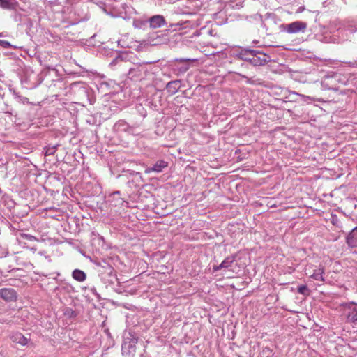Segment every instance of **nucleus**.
<instances>
[{"mask_svg":"<svg viewBox=\"0 0 357 357\" xmlns=\"http://www.w3.org/2000/svg\"><path fill=\"white\" fill-rule=\"evenodd\" d=\"M121 354L123 357H134L137 351L139 337L131 330H126L123 333Z\"/></svg>","mask_w":357,"mask_h":357,"instance_id":"1","label":"nucleus"},{"mask_svg":"<svg viewBox=\"0 0 357 357\" xmlns=\"http://www.w3.org/2000/svg\"><path fill=\"white\" fill-rule=\"evenodd\" d=\"M347 82V77L340 73H329L325 75L321 82L323 89L337 91L341 85Z\"/></svg>","mask_w":357,"mask_h":357,"instance_id":"2","label":"nucleus"},{"mask_svg":"<svg viewBox=\"0 0 357 357\" xmlns=\"http://www.w3.org/2000/svg\"><path fill=\"white\" fill-rule=\"evenodd\" d=\"M149 69L144 63H133L129 67L128 78L134 82H140L146 79Z\"/></svg>","mask_w":357,"mask_h":357,"instance_id":"3","label":"nucleus"},{"mask_svg":"<svg viewBox=\"0 0 357 357\" xmlns=\"http://www.w3.org/2000/svg\"><path fill=\"white\" fill-rule=\"evenodd\" d=\"M346 321L353 326H357V303L354 301L342 304Z\"/></svg>","mask_w":357,"mask_h":357,"instance_id":"4","label":"nucleus"},{"mask_svg":"<svg viewBox=\"0 0 357 357\" xmlns=\"http://www.w3.org/2000/svg\"><path fill=\"white\" fill-rule=\"evenodd\" d=\"M282 31L288 33H296L303 32L307 28V23L302 21H295L289 24H282Z\"/></svg>","mask_w":357,"mask_h":357,"instance_id":"5","label":"nucleus"},{"mask_svg":"<svg viewBox=\"0 0 357 357\" xmlns=\"http://www.w3.org/2000/svg\"><path fill=\"white\" fill-rule=\"evenodd\" d=\"M197 61L196 59L189 58H175L172 60V63H178V66H175L174 70L178 71L181 74H184L190 68V63Z\"/></svg>","mask_w":357,"mask_h":357,"instance_id":"6","label":"nucleus"},{"mask_svg":"<svg viewBox=\"0 0 357 357\" xmlns=\"http://www.w3.org/2000/svg\"><path fill=\"white\" fill-rule=\"evenodd\" d=\"M70 91L79 96L89 97V89L83 82H75L70 84Z\"/></svg>","mask_w":357,"mask_h":357,"instance_id":"7","label":"nucleus"},{"mask_svg":"<svg viewBox=\"0 0 357 357\" xmlns=\"http://www.w3.org/2000/svg\"><path fill=\"white\" fill-rule=\"evenodd\" d=\"M236 261V256L235 255H230L227 257L219 265H214L213 266V271L217 272L220 270L224 269L225 271H233L232 268L234 264H236L235 263Z\"/></svg>","mask_w":357,"mask_h":357,"instance_id":"8","label":"nucleus"},{"mask_svg":"<svg viewBox=\"0 0 357 357\" xmlns=\"http://www.w3.org/2000/svg\"><path fill=\"white\" fill-rule=\"evenodd\" d=\"M259 53V50L251 49L249 47L242 48L233 52V56L235 58L249 62L252 54Z\"/></svg>","mask_w":357,"mask_h":357,"instance_id":"9","label":"nucleus"},{"mask_svg":"<svg viewBox=\"0 0 357 357\" xmlns=\"http://www.w3.org/2000/svg\"><path fill=\"white\" fill-rule=\"evenodd\" d=\"M93 263L98 268V275L101 273H112L115 271L114 268L106 259H96L93 261Z\"/></svg>","mask_w":357,"mask_h":357,"instance_id":"10","label":"nucleus"},{"mask_svg":"<svg viewBox=\"0 0 357 357\" xmlns=\"http://www.w3.org/2000/svg\"><path fill=\"white\" fill-rule=\"evenodd\" d=\"M270 61V56L259 51V53L252 54L249 63L255 66H264Z\"/></svg>","mask_w":357,"mask_h":357,"instance_id":"11","label":"nucleus"},{"mask_svg":"<svg viewBox=\"0 0 357 357\" xmlns=\"http://www.w3.org/2000/svg\"><path fill=\"white\" fill-rule=\"evenodd\" d=\"M130 53L127 52H122L120 53H116L115 57L109 63V66L114 67L116 65L120 66H127V64L130 61Z\"/></svg>","mask_w":357,"mask_h":357,"instance_id":"12","label":"nucleus"},{"mask_svg":"<svg viewBox=\"0 0 357 357\" xmlns=\"http://www.w3.org/2000/svg\"><path fill=\"white\" fill-rule=\"evenodd\" d=\"M107 202L112 207L114 208H120L122 207L124 204H128L123 199V198L121 197L119 191H115L110 194L108 197Z\"/></svg>","mask_w":357,"mask_h":357,"instance_id":"13","label":"nucleus"},{"mask_svg":"<svg viewBox=\"0 0 357 357\" xmlns=\"http://www.w3.org/2000/svg\"><path fill=\"white\" fill-rule=\"evenodd\" d=\"M100 280L105 285L106 287H112L115 282L118 280L116 271L112 273H101L98 275Z\"/></svg>","mask_w":357,"mask_h":357,"instance_id":"14","label":"nucleus"},{"mask_svg":"<svg viewBox=\"0 0 357 357\" xmlns=\"http://www.w3.org/2000/svg\"><path fill=\"white\" fill-rule=\"evenodd\" d=\"M0 297L6 302H13L17 298V293L13 288H2Z\"/></svg>","mask_w":357,"mask_h":357,"instance_id":"15","label":"nucleus"},{"mask_svg":"<svg viewBox=\"0 0 357 357\" xmlns=\"http://www.w3.org/2000/svg\"><path fill=\"white\" fill-rule=\"evenodd\" d=\"M168 162L164 160H159L156 161L155 164H153L151 167H148L145 169L144 173L145 174H151L152 172L155 173H160L163 172L164 169L167 168L168 167Z\"/></svg>","mask_w":357,"mask_h":357,"instance_id":"16","label":"nucleus"},{"mask_svg":"<svg viewBox=\"0 0 357 357\" xmlns=\"http://www.w3.org/2000/svg\"><path fill=\"white\" fill-rule=\"evenodd\" d=\"M149 29L160 28L166 24L165 17L161 15H155L148 17Z\"/></svg>","mask_w":357,"mask_h":357,"instance_id":"17","label":"nucleus"},{"mask_svg":"<svg viewBox=\"0 0 357 357\" xmlns=\"http://www.w3.org/2000/svg\"><path fill=\"white\" fill-rule=\"evenodd\" d=\"M137 125L130 126L124 120H119L114 125V130L116 132H131L133 128H137Z\"/></svg>","mask_w":357,"mask_h":357,"instance_id":"18","label":"nucleus"},{"mask_svg":"<svg viewBox=\"0 0 357 357\" xmlns=\"http://www.w3.org/2000/svg\"><path fill=\"white\" fill-rule=\"evenodd\" d=\"M182 83L181 79H175L169 82L165 86L167 93L169 95H174L181 88Z\"/></svg>","mask_w":357,"mask_h":357,"instance_id":"19","label":"nucleus"},{"mask_svg":"<svg viewBox=\"0 0 357 357\" xmlns=\"http://www.w3.org/2000/svg\"><path fill=\"white\" fill-rule=\"evenodd\" d=\"M1 201H0V211H3V207L6 208L8 211H11L14 208L15 206V202L14 200L8 195H0Z\"/></svg>","mask_w":357,"mask_h":357,"instance_id":"20","label":"nucleus"},{"mask_svg":"<svg viewBox=\"0 0 357 357\" xmlns=\"http://www.w3.org/2000/svg\"><path fill=\"white\" fill-rule=\"evenodd\" d=\"M132 25L135 29L147 30L149 28L148 17L135 18L132 21Z\"/></svg>","mask_w":357,"mask_h":357,"instance_id":"21","label":"nucleus"},{"mask_svg":"<svg viewBox=\"0 0 357 357\" xmlns=\"http://www.w3.org/2000/svg\"><path fill=\"white\" fill-rule=\"evenodd\" d=\"M10 340L15 343H18L22 346H25L28 344L29 340L24 337L20 332H13L10 335Z\"/></svg>","mask_w":357,"mask_h":357,"instance_id":"22","label":"nucleus"},{"mask_svg":"<svg viewBox=\"0 0 357 357\" xmlns=\"http://www.w3.org/2000/svg\"><path fill=\"white\" fill-rule=\"evenodd\" d=\"M346 243L350 248L357 247V226L349 233L346 237Z\"/></svg>","mask_w":357,"mask_h":357,"instance_id":"23","label":"nucleus"},{"mask_svg":"<svg viewBox=\"0 0 357 357\" xmlns=\"http://www.w3.org/2000/svg\"><path fill=\"white\" fill-rule=\"evenodd\" d=\"M325 273V268L323 266L319 265L317 269L313 271V273L310 275V278L324 282L325 279L324 278V274Z\"/></svg>","mask_w":357,"mask_h":357,"instance_id":"24","label":"nucleus"},{"mask_svg":"<svg viewBox=\"0 0 357 357\" xmlns=\"http://www.w3.org/2000/svg\"><path fill=\"white\" fill-rule=\"evenodd\" d=\"M18 6L16 0H0V7L6 10H15Z\"/></svg>","mask_w":357,"mask_h":357,"instance_id":"25","label":"nucleus"},{"mask_svg":"<svg viewBox=\"0 0 357 357\" xmlns=\"http://www.w3.org/2000/svg\"><path fill=\"white\" fill-rule=\"evenodd\" d=\"M9 91L12 93L14 97V99L19 103L22 104H31V102L29 101V99L26 97L21 96L18 92H17L15 89L9 88Z\"/></svg>","mask_w":357,"mask_h":357,"instance_id":"26","label":"nucleus"},{"mask_svg":"<svg viewBox=\"0 0 357 357\" xmlns=\"http://www.w3.org/2000/svg\"><path fill=\"white\" fill-rule=\"evenodd\" d=\"M72 277L76 281L82 282L86 280V275L80 269H75L72 273Z\"/></svg>","mask_w":357,"mask_h":357,"instance_id":"27","label":"nucleus"},{"mask_svg":"<svg viewBox=\"0 0 357 357\" xmlns=\"http://www.w3.org/2000/svg\"><path fill=\"white\" fill-rule=\"evenodd\" d=\"M58 146H59V144H56L54 146H51V145L46 146L44 148L45 155V156L53 155L55 153Z\"/></svg>","mask_w":357,"mask_h":357,"instance_id":"28","label":"nucleus"},{"mask_svg":"<svg viewBox=\"0 0 357 357\" xmlns=\"http://www.w3.org/2000/svg\"><path fill=\"white\" fill-rule=\"evenodd\" d=\"M63 314L68 318H75L77 316V313L70 307H66L63 310Z\"/></svg>","mask_w":357,"mask_h":357,"instance_id":"29","label":"nucleus"},{"mask_svg":"<svg viewBox=\"0 0 357 357\" xmlns=\"http://www.w3.org/2000/svg\"><path fill=\"white\" fill-rule=\"evenodd\" d=\"M297 291L298 294L303 296H309L310 294V291L308 287L304 284L298 286Z\"/></svg>","mask_w":357,"mask_h":357,"instance_id":"30","label":"nucleus"},{"mask_svg":"<svg viewBox=\"0 0 357 357\" xmlns=\"http://www.w3.org/2000/svg\"><path fill=\"white\" fill-rule=\"evenodd\" d=\"M20 238H22L23 239H26L29 241H34L38 240L36 236H34L31 234H29L20 233Z\"/></svg>","mask_w":357,"mask_h":357,"instance_id":"31","label":"nucleus"},{"mask_svg":"<svg viewBox=\"0 0 357 357\" xmlns=\"http://www.w3.org/2000/svg\"><path fill=\"white\" fill-rule=\"evenodd\" d=\"M136 109L137 110V112L142 117L145 118L147 115L146 109L144 108V107L142 105H137L136 107Z\"/></svg>","mask_w":357,"mask_h":357,"instance_id":"32","label":"nucleus"},{"mask_svg":"<svg viewBox=\"0 0 357 357\" xmlns=\"http://www.w3.org/2000/svg\"><path fill=\"white\" fill-rule=\"evenodd\" d=\"M0 46H1L3 48H10L13 47V45L7 40H1L0 39Z\"/></svg>","mask_w":357,"mask_h":357,"instance_id":"33","label":"nucleus"},{"mask_svg":"<svg viewBox=\"0 0 357 357\" xmlns=\"http://www.w3.org/2000/svg\"><path fill=\"white\" fill-rule=\"evenodd\" d=\"M350 68H357V59L344 62Z\"/></svg>","mask_w":357,"mask_h":357,"instance_id":"34","label":"nucleus"},{"mask_svg":"<svg viewBox=\"0 0 357 357\" xmlns=\"http://www.w3.org/2000/svg\"><path fill=\"white\" fill-rule=\"evenodd\" d=\"M86 123L89 125H95L96 124V120L94 118V116H90L88 119L86 120Z\"/></svg>","mask_w":357,"mask_h":357,"instance_id":"35","label":"nucleus"},{"mask_svg":"<svg viewBox=\"0 0 357 357\" xmlns=\"http://www.w3.org/2000/svg\"><path fill=\"white\" fill-rule=\"evenodd\" d=\"M90 291H91V292L93 295H95L96 296H97V298H100V296H99L98 293L97 292L96 289L95 287H92V288H91Z\"/></svg>","mask_w":357,"mask_h":357,"instance_id":"36","label":"nucleus"},{"mask_svg":"<svg viewBox=\"0 0 357 357\" xmlns=\"http://www.w3.org/2000/svg\"><path fill=\"white\" fill-rule=\"evenodd\" d=\"M8 254V251L7 249H4L1 252H0L1 257H6Z\"/></svg>","mask_w":357,"mask_h":357,"instance_id":"37","label":"nucleus"},{"mask_svg":"<svg viewBox=\"0 0 357 357\" xmlns=\"http://www.w3.org/2000/svg\"><path fill=\"white\" fill-rule=\"evenodd\" d=\"M4 112L6 114H8L10 115H12L13 114V109L10 108V107H8V106L6 107V109H5Z\"/></svg>","mask_w":357,"mask_h":357,"instance_id":"38","label":"nucleus"},{"mask_svg":"<svg viewBox=\"0 0 357 357\" xmlns=\"http://www.w3.org/2000/svg\"><path fill=\"white\" fill-rule=\"evenodd\" d=\"M259 43V41L257 40H254L252 41V47L257 46Z\"/></svg>","mask_w":357,"mask_h":357,"instance_id":"39","label":"nucleus"},{"mask_svg":"<svg viewBox=\"0 0 357 357\" xmlns=\"http://www.w3.org/2000/svg\"><path fill=\"white\" fill-rule=\"evenodd\" d=\"M294 94L298 95V96H301V97H302V98H308V99H310V97H309V96H304V95H301V94H298V93H294Z\"/></svg>","mask_w":357,"mask_h":357,"instance_id":"40","label":"nucleus"},{"mask_svg":"<svg viewBox=\"0 0 357 357\" xmlns=\"http://www.w3.org/2000/svg\"><path fill=\"white\" fill-rule=\"evenodd\" d=\"M261 26H262L263 27L266 28V24H264V22H261Z\"/></svg>","mask_w":357,"mask_h":357,"instance_id":"41","label":"nucleus"},{"mask_svg":"<svg viewBox=\"0 0 357 357\" xmlns=\"http://www.w3.org/2000/svg\"><path fill=\"white\" fill-rule=\"evenodd\" d=\"M176 26H183V24H182V23H177V24H176Z\"/></svg>","mask_w":357,"mask_h":357,"instance_id":"42","label":"nucleus"},{"mask_svg":"<svg viewBox=\"0 0 357 357\" xmlns=\"http://www.w3.org/2000/svg\"><path fill=\"white\" fill-rule=\"evenodd\" d=\"M356 31H357V29H352V30H351V33H354V32H356Z\"/></svg>","mask_w":357,"mask_h":357,"instance_id":"43","label":"nucleus"},{"mask_svg":"<svg viewBox=\"0 0 357 357\" xmlns=\"http://www.w3.org/2000/svg\"><path fill=\"white\" fill-rule=\"evenodd\" d=\"M258 17H259V18L262 21V17H261V15H258Z\"/></svg>","mask_w":357,"mask_h":357,"instance_id":"44","label":"nucleus"},{"mask_svg":"<svg viewBox=\"0 0 357 357\" xmlns=\"http://www.w3.org/2000/svg\"><path fill=\"white\" fill-rule=\"evenodd\" d=\"M0 37H3V33H0Z\"/></svg>","mask_w":357,"mask_h":357,"instance_id":"45","label":"nucleus"}]
</instances>
